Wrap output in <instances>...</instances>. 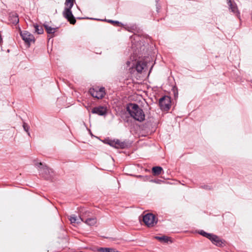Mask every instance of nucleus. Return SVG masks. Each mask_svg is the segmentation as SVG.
I'll list each match as a JSON object with an SVG mask.
<instances>
[{
    "mask_svg": "<svg viewBox=\"0 0 252 252\" xmlns=\"http://www.w3.org/2000/svg\"><path fill=\"white\" fill-rule=\"evenodd\" d=\"M35 31L38 34H42L43 32V29L42 27L38 26L37 25H34Z\"/></svg>",
    "mask_w": 252,
    "mask_h": 252,
    "instance_id": "obj_20",
    "label": "nucleus"
},
{
    "mask_svg": "<svg viewBox=\"0 0 252 252\" xmlns=\"http://www.w3.org/2000/svg\"><path fill=\"white\" fill-rule=\"evenodd\" d=\"M45 178H47V179H48V177H46V176H45Z\"/></svg>",
    "mask_w": 252,
    "mask_h": 252,
    "instance_id": "obj_26",
    "label": "nucleus"
},
{
    "mask_svg": "<svg viewBox=\"0 0 252 252\" xmlns=\"http://www.w3.org/2000/svg\"><path fill=\"white\" fill-rule=\"evenodd\" d=\"M108 22H109V23H119V22H118V21H112V20H109V21H108Z\"/></svg>",
    "mask_w": 252,
    "mask_h": 252,
    "instance_id": "obj_23",
    "label": "nucleus"
},
{
    "mask_svg": "<svg viewBox=\"0 0 252 252\" xmlns=\"http://www.w3.org/2000/svg\"><path fill=\"white\" fill-rule=\"evenodd\" d=\"M155 238L158 240L159 241H160L161 242H165V243L167 242L169 239V237L164 236H161V237L156 236L155 237Z\"/></svg>",
    "mask_w": 252,
    "mask_h": 252,
    "instance_id": "obj_19",
    "label": "nucleus"
},
{
    "mask_svg": "<svg viewBox=\"0 0 252 252\" xmlns=\"http://www.w3.org/2000/svg\"><path fill=\"white\" fill-rule=\"evenodd\" d=\"M170 98L167 96H164L159 100V104L161 109L168 110L170 107Z\"/></svg>",
    "mask_w": 252,
    "mask_h": 252,
    "instance_id": "obj_5",
    "label": "nucleus"
},
{
    "mask_svg": "<svg viewBox=\"0 0 252 252\" xmlns=\"http://www.w3.org/2000/svg\"><path fill=\"white\" fill-rule=\"evenodd\" d=\"M143 220L148 227H152L157 222L156 217L152 214L149 213L144 215L143 217Z\"/></svg>",
    "mask_w": 252,
    "mask_h": 252,
    "instance_id": "obj_4",
    "label": "nucleus"
},
{
    "mask_svg": "<svg viewBox=\"0 0 252 252\" xmlns=\"http://www.w3.org/2000/svg\"><path fill=\"white\" fill-rule=\"evenodd\" d=\"M89 93L91 95L97 99H101L105 94V89L104 87H95L91 88L89 90Z\"/></svg>",
    "mask_w": 252,
    "mask_h": 252,
    "instance_id": "obj_3",
    "label": "nucleus"
},
{
    "mask_svg": "<svg viewBox=\"0 0 252 252\" xmlns=\"http://www.w3.org/2000/svg\"><path fill=\"white\" fill-rule=\"evenodd\" d=\"M10 17L11 18L13 24H17L19 22L18 16L16 14L12 13L10 15Z\"/></svg>",
    "mask_w": 252,
    "mask_h": 252,
    "instance_id": "obj_17",
    "label": "nucleus"
},
{
    "mask_svg": "<svg viewBox=\"0 0 252 252\" xmlns=\"http://www.w3.org/2000/svg\"><path fill=\"white\" fill-rule=\"evenodd\" d=\"M204 189H208V186H204Z\"/></svg>",
    "mask_w": 252,
    "mask_h": 252,
    "instance_id": "obj_25",
    "label": "nucleus"
},
{
    "mask_svg": "<svg viewBox=\"0 0 252 252\" xmlns=\"http://www.w3.org/2000/svg\"><path fill=\"white\" fill-rule=\"evenodd\" d=\"M20 34L23 40L28 44H30L32 42L34 41L33 35L27 31L21 32Z\"/></svg>",
    "mask_w": 252,
    "mask_h": 252,
    "instance_id": "obj_6",
    "label": "nucleus"
},
{
    "mask_svg": "<svg viewBox=\"0 0 252 252\" xmlns=\"http://www.w3.org/2000/svg\"><path fill=\"white\" fill-rule=\"evenodd\" d=\"M199 233L200 235L203 236L204 237H205L209 239H210V237H211V235L212 234H211V233H208L205 232L203 230H201L199 232Z\"/></svg>",
    "mask_w": 252,
    "mask_h": 252,
    "instance_id": "obj_22",
    "label": "nucleus"
},
{
    "mask_svg": "<svg viewBox=\"0 0 252 252\" xmlns=\"http://www.w3.org/2000/svg\"><path fill=\"white\" fill-rule=\"evenodd\" d=\"M92 113L99 116H105L107 114V108L106 107L101 106L95 107L92 109Z\"/></svg>",
    "mask_w": 252,
    "mask_h": 252,
    "instance_id": "obj_8",
    "label": "nucleus"
},
{
    "mask_svg": "<svg viewBox=\"0 0 252 252\" xmlns=\"http://www.w3.org/2000/svg\"><path fill=\"white\" fill-rule=\"evenodd\" d=\"M69 220L71 223H79L81 221H84V215L83 214L82 215H80L79 218H77L75 215H72L70 216Z\"/></svg>",
    "mask_w": 252,
    "mask_h": 252,
    "instance_id": "obj_12",
    "label": "nucleus"
},
{
    "mask_svg": "<svg viewBox=\"0 0 252 252\" xmlns=\"http://www.w3.org/2000/svg\"><path fill=\"white\" fill-rule=\"evenodd\" d=\"M228 3L230 9H231V11L236 14H239L238 11L237 6L236 4L232 3L230 0H229Z\"/></svg>",
    "mask_w": 252,
    "mask_h": 252,
    "instance_id": "obj_14",
    "label": "nucleus"
},
{
    "mask_svg": "<svg viewBox=\"0 0 252 252\" xmlns=\"http://www.w3.org/2000/svg\"><path fill=\"white\" fill-rule=\"evenodd\" d=\"M34 165L38 168L39 170H40L42 174H46L47 173H50V172H52L51 169H49L48 167L46 165L43 164L42 162H36L34 163Z\"/></svg>",
    "mask_w": 252,
    "mask_h": 252,
    "instance_id": "obj_9",
    "label": "nucleus"
},
{
    "mask_svg": "<svg viewBox=\"0 0 252 252\" xmlns=\"http://www.w3.org/2000/svg\"><path fill=\"white\" fill-rule=\"evenodd\" d=\"M126 110L135 120L141 122L145 120V114L137 104L129 103L126 107Z\"/></svg>",
    "mask_w": 252,
    "mask_h": 252,
    "instance_id": "obj_1",
    "label": "nucleus"
},
{
    "mask_svg": "<svg viewBox=\"0 0 252 252\" xmlns=\"http://www.w3.org/2000/svg\"><path fill=\"white\" fill-rule=\"evenodd\" d=\"M98 251L99 252H114L115 249L109 248H101Z\"/></svg>",
    "mask_w": 252,
    "mask_h": 252,
    "instance_id": "obj_18",
    "label": "nucleus"
},
{
    "mask_svg": "<svg viewBox=\"0 0 252 252\" xmlns=\"http://www.w3.org/2000/svg\"><path fill=\"white\" fill-rule=\"evenodd\" d=\"M89 212H85L83 214L84 215V222L86 224L90 226L94 225L96 223L97 219L95 217L86 218V217H89Z\"/></svg>",
    "mask_w": 252,
    "mask_h": 252,
    "instance_id": "obj_7",
    "label": "nucleus"
},
{
    "mask_svg": "<svg viewBox=\"0 0 252 252\" xmlns=\"http://www.w3.org/2000/svg\"><path fill=\"white\" fill-rule=\"evenodd\" d=\"M75 0H65V7L63 11V16L67 19V20L71 24H74L76 23V20L73 16L71 9L73 5Z\"/></svg>",
    "mask_w": 252,
    "mask_h": 252,
    "instance_id": "obj_2",
    "label": "nucleus"
},
{
    "mask_svg": "<svg viewBox=\"0 0 252 252\" xmlns=\"http://www.w3.org/2000/svg\"><path fill=\"white\" fill-rule=\"evenodd\" d=\"M108 144L112 147L116 148L123 149L125 147L126 144L125 142H121L119 140H110L108 142Z\"/></svg>",
    "mask_w": 252,
    "mask_h": 252,
    "instance_id": "obj_11",
    "label": "nucleus"
},
{
    "mask_svg": "<svg viewBox=\"0 0 252 252\" xmlns=\"http://www.w3.org/2000/svg\"><path fill=\"white\" fill-rule=\"evenodd\" d=\"M127 64L128 65H129V64H130V62L127 61Z\"/></svg>",
    "mask_w": 252,
    "mask_h": 252,
    "instance_id": "obj_24",
    "label": "nucleus"
},
{
    "mask_svg": "<svg viewBox=\"0 0 252 252\" xmlns=\"http://www.w3.org/2000/svg\"><path fill=\"white\" fill-rule=\"evenodd\" d=\"M162 168L159 166H155L152 168L153 173L155 175H158L161 174Z\"/></svg>",
    "mask_w": 252,
    "mask_h": 252,
    "instance_id": "obj_15",
    "label": "nucleus"
},
{
    "mask_svg": "<svg viewBox=\"0 0 252 252\" xmlns=\"http://www.w3.org/2000/svg\"><path fill=\"white\" fill-rule=\"evenodd\" d=\"M23 127L24 130L28 133L29 136H30V133L29 131L30 129L29 126L25 122H23Z\"/></svg>",
    "mask_w": 252,
    "mask_h": 252,
    "instance_id": "obj_21",
    "label": "nucleus"
},
{
    "mask_svg": "<svg viewBox=\"0 0 252 252\" xmlns=\"http://www.w3.org/2000/svg\"><path fill=\"white\" fill-rule=\"evenodd\" d=\"M146 64L142 62H138L135 65L136 70L138 72H141L146 67Z\"/></svg>",
    "mask_w": 252,
    "mask_h": 252,
    "instance_id": "obj_13",
    "label": "nucleus"
},
{
    "mask_svg": "<svg viewBox=\"0 0 252 252\" xmlns=\"http://www.w3.org/2000/svg\"><path fill=\"white\" fill-rule=\"evenodd\" d=\"M43 26L48 33H54L56 32V28H52L46 24H44Z\"/></svg>",
    "mask_w": 252,
    "mask_h": 252,
    "instance_id": "obj_16",
    "label": "nucleus"
},
{
    "mask_svg": "<svg viewBox=\"0 0 252 252\" xmlns=\"http://www.w3.org/2000/svg\"><path fill=\"white\" fill-rule=\"evenodd\" d=\"M209 240L212 242L213 244L218 247H221L224 242V241L220 238L218 236L212 234L210 237Z\"/></svg>",
    "mask_w": 252,
    "mask_h": 252,
    "instance_id": "obj_10",
    "label": "nucleus"
}]
</instances>
